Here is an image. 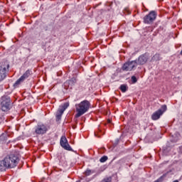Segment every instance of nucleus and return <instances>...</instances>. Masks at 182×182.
I'll use <instances>...</instances> for the list:
<instances>
[{"label": "nucleus", "mask_w": 182, "mask_h": 182, "mask_svg": "<svg viewBox=\"0 0 182 182\" xmlns=\"http://www.w3.org/2000/svg\"><path fill=\"white\" fill-rule=\"evenodd\" d=\"M18 162L19 158L18 156L14 154L8 155L0 161V171H5L6 168H14L18 166Z\"/></svg>", "instance_id": "nucleus-1"}, {"label": "nucleus", "mask_w": 182, "mask_h": 182, "mask_svg": "<svg viewBox=\"0 0 182 182\" xmlns=\"http://www.w3.org/2000/svg\"><path fill=\"white\" fill-rule=\"evenodd\" d=\"M89 109H90V102L85 100L80 102L79 104L75 105V110H76V114L75 117H80V116H83L85 113H87V112L89 111Z\"/></svg>", "instance_id": "nucleus-2"}, {"label": "nucleus", "mask_w": 182, "mask_h": 182, "mask_svg": "<svg viewBox=\"0 0 182 182\" xmlns=\"http://www.w3.org/2000/svg\"><path fill=\"white\" fill-rule=\"evenodd\" d=\"M11 104L12 101H11V97L8 95H4L1 97V107L3 112H8V110H11Z\"/></svg>", "instance_id": "nucleus-3"}, {"label": "nucleus", "mask_w": 182, "mask_h": 182, "mask_svg": "<svg viewBox=\"0 0 182 182\" xmlns=\"http://www.w3.org/2000/svg\"><path fill=\"white\" fill-rule=\"evenodd\" d=\"M9 70V65L7 62L3 63L0 65V82L6 77V72Z\"/></svg>", "instance_id": "nucleus-4"}, {"label": "nucleus", "mask_w": 182, "mask_h": 182, "mask_svg": "<svg viewBox=\"0 0 182 182\" xmlns=\"http://www.w3.org/2000/svg\"><path fill=\"white\" fill-rule=\"evenodd\" d=\"M48 130H49V129L48 128V125L39 123L36 127L35 133L38 135H43L46 134Z\"/></svg>", "instance_id": "nucleus-5"}, {"label": "nucleus", "mask_w": 182, "mask_h": 182, "mask_svg": "<svg viewBox=\"0 0 182 182\" xmlns=\"http://www.w3.org/2000/svg\"><path fill=\"white\" fill-rule=\"evenodd\" d=\"M137 60L128 61L125 63L122 66V70H125L126 72H131L135 68H137Z\"/></svg>", "instance_id": "nucleus-6"}, {"label": "nucleus", "mask_w": 182, "mask_h": 182, "mask_svg": "<svg viewBox=\"0 0 182 182\" xmlns=\"http://www.w3.org/2000/svg\"><path fill=\"white\" fill-rule=\"evenodd\" d=\"M157 18V13L154 11H150L149 14L144 17V22L145 23H153Z\"/></svg>", "instance_id": "nucleus-7"}, {"label": "nucleus", "mask_w": 182, "mask_h": 182, "mask_svg": "<svg viewBox=\"0 0 182 182\" xmlns=\"http://www.w3.org/2000/svg\"><path fill=\"white\" fill-rule=\"evenodd\" d=\"M31 75H32V70H27L23 75L22 76L16 81V82L14 83V87H18V86H19V85H21V83H22V82H23V80H25L26 79H28Z\"/></svg>", "instance_id": "nucleus-8"}, {"label": "nucleus", "mask_w": 182, "mask_h": 182, "mask_svg": "<svg viewBox=\"0 0 182 182\" xmlns=\"http://www.w3.org/2000/svg\"><path fill=\"white\" fill-rule=\"evenodd\" d=\"M167 110V105H162L161 108L156 111L152 115V120H159L160 117L162 116L163 113Z\"/></svg>", "instance_id": "nucleus-9"}, {"label": "nucleus", "mask_w": 182, "mask_h": 182, "mask_svg": "<svg viewBox=\"0 0 182 182\" xmlns=\"http://www.w3.org/2000/svg\"><path fill=\"white\" fill-rule=\"evenodd\" d=\"M68 107H69V102H65L63 105L60 106L56 112V119L58 120H60V119H62V114H63L65 110H66Z\"/></svg>", "instance_id": "nucleus-10"}, {"label": "nucleus", "mask_w": 182, "mask_h": 182, "mask_svg": "<svg viewBox=\"0 0 182 182\" xmlns=\"http://www.w3.org/2000/svg\"><path fill=\"white\" fill-rule=\"evenodd\" d=\"M60 144L63 149L65 150H68V151H72V147H70V145H69V143L68 142V139H66V136H63L60 138Z\"/></svg>", "instance_id": "nucleus-11"}, {"label": "nucleus", "mask_w": 182, "mask_h": 182, "mask_svg": "<svg viewBox=\"0 0 182 182\" xmlns=\"http://www.w3.org/2000/svg\"><path fill=\"white\" fill-rule=\"evenodd\" d=\"M149 58L150 56L149 55V53H144L141 55H140L138 58V65H145V63H147V60H149Z\"/></svg>", "instance_id": "nucleus-12"}, {"label": "nucleus", "mask_w": 182, "mask_h": 182, "mask_svg": "<svg viewBox=\"0 0 182 182\" xmlns=\"http://www.w3.org/2000/svg\"><path fill=\"white\" fill-rule=\"evenodd\" d=\"M120 90L122 92V93L127 92V85H122L120 86Z\"/></svg>", "instance_id": "nucleus-13"}, {"label": "nucleus", "mask_w": 182, "mask_h": 182, "mask_svg": "<svg viewBox=\"0 0 182 182\" xmlns=\"http://www.w3.org/2000/svg\"><path fill=\"white\" fill-rule=\"evenodd\" d=\"M161 58L160 57V54H155L152 57V60H161Z\"/></svg>", "instance_id": "nucleus-14"}, {"label": "nucleus", "mask_w": 182, "mask_h": 182, "mask_svg": "<svg viewBox=\"0 0 182 182\" xmlns=\"http://www.w3.org/2000/svg\"><path fill=\"white\" fill-rule=\"evenodd\" d=\"M107 156H104L100 159V163H105V161H107Z\"/></svg>", "instance_id": "nucleus-15"}, {"label": "nucleus", "mask_w": 182, "mask_h": 182, "mask_svg": "<svg viewBox=\"0 0 182 182\" xmlns=\"http://www.w3.org/2000/svg\"><path fill=\"white\" fill-rule=\"evenodd\" d=\"M101 182H112V177H107L104 178Z\"/></svg>", "instance_id": "nucleus-16"}, {"label": "nucleus", "mask_w": 182, "mask_h": 182, "mask_svg": "<svg viewBox=\"0 0 182 182\" xmlns=\"http://www.w3.org/2000/svg\"><path fill=\"white\" fill-rule=\"evenodd\" d=\"M92 173H93V172H92V170L87 169V171H85V176H90V174H92Z\"/></svg>", "instance_id": "nucleus-17"}, {"label": "nucleus", "mask_w": 182, "mask_h": 182, "mask_svg": "<svg viewBox=\"0 0 182 182\" xmlns=\"http://www.w3.org/2000/svg\"><path fill=\"white\" fill-rule=\"evenodd\" d=\"M132 83H136L137 82V78L136 77V76H132Z\"/></svg>", "instance_id": "nucleus-18"}, {"label": "nucleus", "mask_w": 182, "mask_h": 182, "mask_svg": "<svg viewBox=\"0 0 182 182\" xmlns=\"http://www.w3.org/2000/svg\"><path fill=\"white\" fill-rule=\"evenodd\" d=\"M72 82H73V83H76V82H77V80H76V78H72Z\"/></svg>", "instance_id": "nucleus-19"}, {"label": "nucleus", "mask_w": 182, "mask_h": 182, "mask_svg": "<svg viewBox=\"0 0 182 182\" xmlns=\"http://www.w3.org/2000/svg\"><path fill=\"white\" fill-rule=\"evenodd\" d=\"M95 136H96V137H100V136H99V135H97V134H95Z\"/></svg>", "instance_id": "nucleus-20"}]
</instances>
